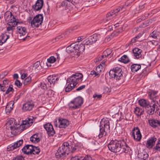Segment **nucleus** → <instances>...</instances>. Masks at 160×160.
<instances>
[{
  "label": "nucleus",
  "mask_w": 160,
  "mask_h": 160,
  "mask_svg": "<svg viewBox=\"0 0 160 160\" xmlns=\"http://www.w3.org/2000/svg\"><path fill=\"white\" fill-rule=\"evenodd\" d=\"M33 117L30 116L25 120L22 121L21 125L17 124L14 118H10L7 122V125H9L11 132L17 134L20 130L23 131L31 126L33 122Z\"/></svg>",
  "instance_id": "1"
},
{
  "label": "nucleus",
  "mask_w": 160,
  "mask_h": 160,
  "mask_svg": "<svg viewBox=\"0 0 160 160\" xmlns=\"http://www.w3.org/2000/svg\"><path fill=\"white\" fill-rule=\"evenodd\" d=\"M100 133L98 135L99 138L105 136L107 132L110 129L109 120L108 118L103 119L101 120L100 123Z\"/></svg>",
  "instance_id": "2"
},
{
  "label": "nucleus",
  "mask_w": 160,
  "mask_h": 160,
  "mask_svg": "<svg viewBox=\"0 0 160 160\" xmlns=\"http://www.w3.org/2000/svg\"><path fill=\"white\" fill-rule=\"evenodd\" d=\"M85 49V46L82 44L81 43L78 42L72 44L67 47L66 49V52L68 53L73 52L75 51H79L80 52H84Z\"/></svg>",
  "instance_id": "3"
},
{
  "label": "nucleus",
  "mask_w": 160,
  "mask_h": 160,
  "mask_svg": "<svg viewBox=\"0 0 160 160\" xmlns=\"http://www.w3.org/2000/svg\"><path fill=\"white\" fill-rule=\"evenodd\" d=\"M122 144V142L120 140L116 139L112 140L109 143L108 147L112 152H117L120 151L122 147H123V145Z\"/></svg>",
  "instance_id": "4"
},
{
  "label": "nucleus",
  "mask_w": 160,
  "mask_h": 160,
  "mask_svg": "<svg viewBox=\"0 0 160 160\" xmlns=\"http://www.w3.org/2000/svg\"><path fill=\"white\" fill-rule=\"evenodd\" d=\"M69 147V144L68 142H64L56 153L57 158H61L65 156L66 154H68L70 150Z\"/></svg>",
  "instance_id": "5"
},
{
  "label": "nucleus",
  "mask_w": 160,
  "mask_h": 160,
  "mask_svg": "<svg viewBox=\"0 0 160 160\" xmlns=\"http://www.w3.org/2000/svg\"><path fill=\"white\" fill-rule=\"evenodd\" d=\"M122 73L123 72L120 67H116L110 71L109 75L111 78L119 81L123 79Z\"/></svg>",
  "instance_id": "6"
},
{
  "label": "nucleus",
  "mask_w": 160,
  "mask_h": 160,
  "mask_svg": "<svg viewBox=\"0 0 160 160\" xmlns=\"http://www.w3.org/2000/svg\"><path fill=\"white\" fill-rule=\"evenodd\" d=\"M83 75L81 73H77L73 74L67 79L68 82L74 84L76 86L77 84L81 82L82 79Z\"/></svg>",
  "instance_id": "7"
},
{
  "label": "nucleus",
  "mask_w": 160,
  "mask_h": 160,
  "mask_svg": "<svg viewBox=\"0 0 160 160\" xmlns=\"http://www.w3.org/2000/svg\"><path fill=\"white\" fill-rule=\"evenodd\" d=\"M83 103V99L81 97H78L72 101L69 104L70 108L76 109L79 108Z\"/></svg>",
  "instance_id": "8"
},
{
  "label": "nucleus",
  "mask_w": 160,
  "mask_h": 160,
  "mask_svg": "<svg viewBox=\"0 0 160 160\" xmlns=\"http://www.w3.org/2000/svg\"><path fill=\"white\" fill-rule=\"evenodd\" d=\"M43 20V17L41 14L36 15L31 22V25L33 28H38L41 25Z\"/></svg>",
  "instance_id": "9"
},
{
  "label": "nucleus",
  "mask_w": 160,
  "mask_h": 160,
  "mask_svg": "<svg viewBox=\"0 0 160 160\" xmlns=\"http://www.w3.org/2000/svg\"><path fill=\"white\" fill-rule=\"evenodd\" d=\"M123 7V6H121L108 13L106 15V19L104 20V22L108 23L110 20L113 19L116 15V13L122 9Z\"/></svg>",
  "instance_id": "10"
},
{
  "label": "nucleus",
  "mask_w": 160,
  "mask_h": 160,
  "mask_svg": "<svg viewBox=\"0 0 160 160\" xmlns=\"http://www.w3.org/2000/svg\"><path fill=\"white\" fill-rule=\"evenodd\" d=\"M131 134L135 140L138 142L141 140L142 135L138 127H134L131 132Z\"/></svg>",
  "instance_id": "11"
},
{
  "label": "nucleus",
  "mask_w": 160,
  "mask_h": 160,
  "mask_svg": "<svg viewBox=\"0 0 160 160\" xmlns=\"http://www.w3.org/2000/svg\"><path fill=\"white\" fill-rule=\"evenodd\" d=\"M35 102L32 100L28 101L23 104L22 107L23 110L25 111L32 110L35 106Z\"/></svg>",
  "instance_id": "12"
},
{
  "label": "nucleus",
  "mask_w": 160,
  "mask_h": 160,
  "mask_svg": "<svg viewBox=\"0 0 160 160\" xmlns=\"http://www.w3.org/2000/svg\"><path fill=\"white\" fill-rule=\"evenodd\" d=\"M43 4V0H37L35 4L32 6V8L34 11H39L42 8Z\"/></svg>",
  "instance_id": "13"
},
{
  "label": "nucleus",
  "mask_w": 160,
  "mask_h": 160,
  "mask_svg": "<svg viewBox=\"0 0 160 160\" xmlns=\"http://www.w3.org/2000/svg\"><path fill=\"white\" fill-rule=\"evenodd\" d=\"M60 59L59 54L58 53H55L53 56H51L47 59V65L48 66H51V63L55 62L57 60L59 61Z\"/></svg>",
  "instance_id": "14"
},
{
  "label": "nucleus",
  "mask_w": 160,
  "mask_h": 160,
  "mask_svg": "<svg viewBox=\"0 0 160 160\" xmlns=\"http://www.w3.org/2000/svg\"><path fill=\"white\" fill-rule=\"evenodd\" d=\"M23 140L21 139L8 146L7 149L8 151H12L15 149L20 147L23 144Z\"/></svg>",
  "instance_id": "15"
},
{
  "label": "nucleus",
  "mask_w": 160,
  "mask_h": 160,
  "mask_svg": "<svg viewBox=\"0 0 160 160\" xmlns=\"http://www.w3.org/2000/svg\"><path fill=\"white\" fill-rule=\"evenodd\" d=\"M44 127L49 136H52L55 134V131L51 123H48L46 124Z\"/></svg>",
  "instance_id": "16"
},
{
  "label": "nucleus",
  "mask_w": 160,
  "mask_h": 160,
  "mask_svg": "<svg viewBox=\"0 0 160 160\" xmlns=\"http://www.w3.org/2000/svg\"><path fill=\"white\" fill-rule=\"evenodd\" d=\"M157 140V138L154 136L148 139L146 142V147L148 149L152 148L155 144Z\"/></svg>",
  "instance_id": "17"
},
{
  "label": "nucleus",
  "mask_w": 160,
  "mask_h": 160,
  "mask_svg": "<svg viewBox=\"0 0 160 160\" xmlns=\"http://www.w3.org/2000/svg\"><path fill=\"white\" fill-rule=\"evenodd\" d=\"M59 128H65L69 124V121L67 119L59 118L58 119Z\"/></svg>",
  "instance_id": "18"
},
{
  "label": "nucleus",
  "mask_w": 160,
  "mask_h": 160,
  "mask_svg": "<svg viewBox=\"0 0 160 160\" xmlns=\"http://www.w3.org/2000/svg\"><path fill=\"white\" fill-rule=\"evenodd\" d=\"M148 123L150 125L154 128L160 127V120L150 119L148 120Z\"/></svg>",
  "instance_id": "19"
},
{
  "label": "nucleus",
  "mask_w": 160,
  "mask_h": 160,
  "mask_svg": "<svg viewBox=\"0 0 160 160\" xmlns=\"http://www.w3.org/2000/svg\"><path fill=\"white\" fill-rule=\"evenodd\" d=\"M142 50L138 48H135L132 50V55L134 58L139 59L142 57Z\"/></svg>",
  "instance_id": "20"
},
{
  "label": "nucleus",
  "mask_w": 160,
  "mask_h": 160,
  "mask_svg": "<svg viewBox=\"0 0 160 160\" xmlns=\"http://www.w3.org/2000/svg\"><path fill=\"white\" fill-rule=\"evenodd\" d=\"M158 91L152 90H149L148 93L150 99L152 100L153 102L156 100V98L157 96Z\"/></svg>",
  "instance_id": "21"
},
{
  "label": "nucleus",
  "mask_w": 160,
  "mask_h": 160,
  "mask_svg": "<svg viewBox=\"0 0 160 160\" xmlns=\"http://www.w3.org/2000/svg\"><path fill=\"white\" fill-rule=\"evenodd\" d=\"M33 149V146L28 145L24 146L22 149V152L25 154H32V151Z\"/></svg>",
  "instance_id": "22"
},
{
  "label": "nucleus",
  "mask_w": 160,
  "mask_h": 160,
  "mask_svg": "<svg viewBox=\"0 0 160 160\" xmlns=\"http://www.w3.org/2000/svg\"><path fill=\"white\" fill-rule=\"evenodd\" d=\"M17 31L20 36L25 35L27 32L26 28L21 26L17 27Z\"/></svg>",
  "instance_id": "23"
},
{
  "label": "nucleus",
  "mask_w": 160,
  "mask_h": 160,
  "mask_svg": "<svg viewBox=\"0 0 160 160\" xmlns=\"http://www.w3.org/2000/svg\"><path fill=\"white\" fill-rule=\"evenodd\" d=\"M48 80L50 84H54L56 81H58L59 78L57 76L52 75L49 76L48 77Z\"/></svg>",
  "instance_id": "24"
},
{
  "label": "nucleus",
  "mask_w": 160,
  "mask_h": 160,
  "mask_svg": "<svg viewBox=\"0 0 160 160\" xmlns=\"http://www.w3.org/2000/svg\"><path fill=\"white\" fill-rule=\"evenodd\" d=\"M9 36L5 34L2 33L0 35V45H2L5 43L9 38Z\"/></svg>",
  "instance_id": "25"
},
{
  "label": "nucleus",
  "mask_w": 160,
  "mask_h": 160,
  "mask_svg": "<svg viewBox=\"0 0 160 160\" xmlns=\"http://www.w3.org/2000/svg\"><path fill=\"white\" fill-rule=\"evenodd\" d=\"M148 154L146 152H143L138 154V157L140 160H148Z\"/></svg>",
  "instance_id": "26"
},
{
  "label": "nucleus",
  "mask_w": 160,
  "mask_h": 160,
  "mask_svg": "<svg viewBox=\"0 0 160 160\" xmlns=\"http://www.w3.org/2000/svg\"><path fill=\"white\" fill-rule=\"evenodd\" d=\"M30 141L34 143H37L39 142L40 141V138L38 134H35L32 136L30 138Z\"/></svg>",
  "instance_id": "27"
},
{
  "label": "nucleus",
  "mask_w": 160,
  "mask_h": 160,
  "mask_svg": "<svg viewBox=\"0 0 160 160\" xmlns=\"http://www.w3.org/2000/svg\"><path fill=\"white\" fill-rule=\"evenodd\" d=\"M138 103L139 105L142 107H146L148 106L149 102L144 99H142L138 101Z\"/></svg>",
  "instance_id": "28"
},
{
  "label": "nucleus",
  "mask_w": 160,
  "mask_h": 160,
  "mask_svg": "<svg viewBox=\"0 0 160 160\" xmlns=\"http://www.w3.org/2000/svg\"><path fill=\"white\" fill-rule=\"evenodd\" d=\"M141 68L140 64H134L131 66V69L132 72H135L138 71Z\"/></svg>",
  "instance_id": "29"
},
{
  "label": "nucleus",
  "mask_w": 160,
  "mask_h": 160,
  "mask_svg": "<svg viewBox=\"0 0 160 160\" xmlns=\"http://www.w3.org/2000/svg\"><path fill=\"white\" fill-rule=\"evenodd\" d=\"M14 102L13 101L10 102L7 105L6 107V110L8 112H10L13 108Z\"/></svg>",
  "instance_id": "30"
},
{
  "label": "nucleus",
  "mask_w": 160,
  "mask_h": 160,
  "mask_svg": "<svg viewBox=\"0 0 160 160\" xmlns=\"http://www.w3.org/2000/svg\"><path fill=\"white\" fill-rule=\"evenodd\" d=\"M112 52L111 50L110 49H108L104 51L103 55L102 56L101 58H99V60H102V58H103L104 57H107L109 55H110Z\"/></svg>",
  "instance_id": "31"
},
{
  "label": "nucleus",
  "mask_w": 160,
  "mask_h": 160,
  "mask_svg": "<svg viewBox=\"0 0 160 160\" xmlns=\"http://www.w3.org/2000/svg\"><path fill=\"white\" fill-rule=\"evenodd\" d=\"M69 83L65 89V91L66 92H68L71 91L76 87V86L74 85V84Z\"/></svg>",
  "instance_id": "32"
},
{
  "label": "nucleus",
  "mask_w": 160,
  "mask_h": 160,
  "mask_svg": "<svg viewBox=\"0 0 160 160\" xmlns=\"http://www.w3.org/2000/svg\"><path fill=\"white\" fill-rule=\"evenodd\" d=\"M149 37L150 38H152L156 39L160 38V37L159 35L158 32L155 31H153L150 34Z\"/></svg>",
  "instance_id": "33"
},
{
  "label": "nucleus",
  "mask_w": 160,
  "mask_h": 160,
  "mask_svg": "<svg viewBox=\"0 0 160 160\" xmlns=\"http://www.w3.org/2000/svg\"><path fill=\"white\" fill-rule=\"evenodd\" d=\"M156 105L153 104L152 106H150L148 107V109L147 110L148 113L150 115H152L154 113Z\"/></svg>",
  "instance_id": "34"
},
{
  "label": "nucleus",
  "mask_w": 160,
  "mask_h": 160,
  "mask_svg": "<svg viewBox=\"0 0 160 160\" xmlns=\"http://www.w3.org/2000/svg\"><path fill=\"white\" fill-rule=\"evenodd\" d=\"M119 60L121 62H122L124 63H127L130 62V60L128 56L125 55L122 56L120 58Z\"/></svg>",
  "instance_id": "35"
},
{
  "label": "nucleus",
  "mask_w": 160,
  "mask_h": 160,
  "mask_svg": "<svg viewBox=\"0 0 160 160\" xmlns=\"http://www.w3.org/2000/svg\"><path fill=\"white\" fill-rule=\"evenodd\" d=\"M80 149L79 146L77 144H72L71 146V151L72 152H74L78 151Z\"/></svg>",
  "instance_id": "36"
},
{
  "label": "nucleus",
  "mask_w": 160,
  "mask_h": 160,
  "mask_svg": "<svg viewBox=\"0 0 160 160\" xmlns=\"http://www.w3.org/2000/svg\"><path fill=\"white\" fill-rule=\"evenodd\" d=\"M134 112L138 116H141L143 112L142 110L138 107H136L135 108Z\"/></svg>",
  "instance_id": "37"
},
{
  "label": "nucleus",
  "mask_w": 160,
  "mask_h": 160,
  "mask_svg": "<svg viewBox=\"0 0 160 160\" xmlns=\"http://www.w3.org/2000/svg\"><path fill=\"white\" fill-rule=\"evenodd\" d=\"M90 39L92 40L93 43L95 42L98 40L99 39V35L96 34H94L93 35L90 36Z\"/></svg>",
  "instance_id": "38"
},
{
  "label": "nucleus",
  "mask_w": 160,
  "mask_h": 160,
  "mask_svg": "<svg viewBox=\"0 0 160 160\" xmlns=\"http://www.w3.org/2000/svg\"><path fill=\"white\" fill-rule=\"evenodd\" d=\"M40 149L38 147L33 146L32 151V154H38L40 152Z\"/></svg>",
  "instance_id": "39"
},
{
  "label": "nucleus",
  "mask_w": 160,
  "mask_h": 160,
  "mask_svg": "<svg viewBox=\"0 0 160 160\" xmlns=\"http://www.w3.org/2000/svg\"><path fill=\"white\" fill-rule=\"evenodd\" d=\"M7 21L9 23H14V25H17V23L16 22V19L12 15H11L10 17L8 19Z\"/></svg>",
  "instance_id": "40"
},
{
  "label": "nucleus",
  "mask_w": 160,
  "mask_h": 160,
  "mask_svg": "<svg viewBox=\"0 0 160 160\" xmlns=\"http://www.w3.org/2000/svg\"><path fill=\"white\" fill-rule=\"evenodd\" d=\"M121 149H122V152L126 153L128 154H130L131 152V150L129 147L127 146V145H125V147L123 145V147H122Z\"/></svg>",
  "instance_id": "41"
},
{
  "label": "nucleus",
  "mask_w": 160,
  "mask_h": 160,
  "mask_svg": "<svg viewBox=\"0 0 160 160\" xmlns=\"http://www.w3.org/2000/svg\"><path fill=\"white\" fill-rule=\"evenodd\" d=\"M32 77L29 76L26 78L24 80L23 84L24 85H28L31 83L32 81Z\"/></svg>",
  "instance_id": "42"
},
{
  "label": "nucleus",
  "mask_w": 160,
  "mask_h": 160,
  "mask_svg": "<svg viewBox=\"0 0 160 160\" xmlns=\"http://www.w3.org/2000/svg\"><path fill=\"white\" fill-rule=\"evenodd\" d=\"M103 67L101 65V64H100L97 66L95 69L97 72V75H99L100 73L103 70Z\"/></svg>",
  "instance_id": "43"
},
{
  "label": "nucleus",
  "mask_w": 160,
  "mask_h": 160,
  "mask_svg": "<svg viewBox=\"0 0 160 160\" xmlns=\"http://www.w3.org/2000/svg\"><path fill=\"white\" fill-rule=\"evenodd\" d=\"M68 2H62L61 3V5L62 6L64 7L65 9H67L68 8V5L70 4V2H69L71 1L72 0H67Z\"/></svg>",
  "instance_id": "44"
},
{
  "label": "nucleus",
  "mask_w": 160,
  "mask_h": 160,
  "mask_svg": "<svg viewBox=\"0 0 160 160\" xmlns=\"http://www.w3.org/2000/svg\"><path fill=\"white\" fill-rule=\"evenodd\" d=\"M6 94H8L10 92H13L14 90L13 88V86L12 85H10L9 86L8 88L6 90Z\"/></svg>",
  "instance_id": "45"
},
{
  "label": "nucleus",
  "mask_w": 160,
  "mask_h": 160,
  "mask_svg": "<svg viewBox=\"0 0 160 160\" xmlns=\"http://www.w3.org/2000/svg\"><path fill=\"white\" fill-rule=\"evenodd\" d=\"M90 37H89L88 38H87L86 40H85L84 42V43L83 44L84 45H88L89 44H92L93 43L92 42V40L90 39Z\"/></svg>",
  "instance_id": "46"
},
{
  "label": "nucleus",
  "mask_w": 160,
  "mask_h": 160,
  "mask_svg": "<svg viewBox=\"0 0 160 160\" xmlns=\"http://www.w3.org/2000/svg\"><path fill=\"white\" fill-rule=\"evenodd\" d=\"M153 149L154 151H160V140L156 143Z\"/></svg>",
  "instance_id": "47"
},
{
  "label": "nucleus",
  "mask_w": 160,
  "mask_h": 160,
  "mask_svg": "<svg viewBox=\"0 0 160 160\" xmlns=\"http://www.w3.org/2000/svg\"><path fill=\"white\" fill-rule=\"evenodd\" d=\"M12 15V13L10 11L6 12L4 14V18L6 20H7Z\"/></svg>",
  "instance_id": "48"
},
{
  "label": "nucleus",
  "mask_w": 160,
  "mask_h": 160,
  "mask_svg": "<svg viewBox=\"0 0 160 160\" xmlns=\"http://www.w3.org/2000/svg\"><path fill=\"white\" fill-rule=\"evenodd\" d=\"M8 86L7 85H4L3 84H0V90L3 92H4L6 90Z\"/></svg>",
  "instance_id": "49"
},
{
  "label": "nucleus",
  "mask_w": 160,
  "mask_h": 160,
  "mask_svg": "<svg viewBox=\"0 0 160 160\" xmlns=\"http://www.w3.org/2000/svg\"><path fill=\"white\" fill-rule=\"evenodd\" d=\"M142 35V34L141 33L138 34L137 36H136L135 38H133L131 40V42L132 43L135 42L136 40L138 39Z\"/></svg>",
  "instance_id": "50"
},
{
  "label": "nucleus",
  "mask_w": 160,
  "mask_h": 160,
  "mask_svg": "<svg viewBox=\"0 0 160 160\" xmlns=\"http://www.w3.org/2000/svg\"><path fill=\"white\" fill-rule=\"evenodd\" d=\"M103 91L104 93H106L110 92L111 91V89L109 87L105 86L104 87Z\"/></svg>",
  "instance_id": "51"
},
{
  "label": "nucleus",
  "mask_w": 160,
  "mask_h": 160,
  "mask_svg": "<svg viewBox=\"0 0 160 160\" xmlns=\"http://www.w3.org/2000/svg\"><path fill=\"white\" fill-rule=\"evenodd\" d=\"M12 160H24V158L22 156H18L14 158Z\"/></svg>",
  "instance_id": "52"
},
{
  "label": "nucleus",
  "mask_w": 160,
  "mask_h": 160,
  "mask_svg": "<svg viewBox=\"0 0 160 160\" xmlns=\"http://www.w3.org/2000/svg\"><path fill=\"white\" fill-rule=\"evenodd\" d=\"M15 85L18 88H20L22 86V83L18 80H16L15 82Z\"/></svg>",
  "instance_id": "53"
},
{
  "label": "nucleus",
  "mask_w": 160,
  "mask_h": 160,
  "mask_svg": "<svg viewBox=\"0 0 160 160\" xmlns=\"http://www.w3.org/2000/svg\"><path fill=\"white\" fill-rule=\"evenodd\" d=\"M68 32H65L63 34H61V35L59 36H58V39H61V38H65L67 36V34L68 33Z\"/></svg>",
  "instance_id": "54"
},
{
  "label": "nucleus",
  "mask_w": 160,
  "mask_h": 160,
  "mask_svg": "<svg viewBox=\"0 0 160 160\" xmlns=\"http://www.w3.org/2000/svg\"><path fill=\"white\" fill-rule=\"evenodd\" d=\"M22 71H21L20 73L21 75V78L23 79L28 76V74L26 73H22Z\"/></svg>",
  "instance_id": "55"
},
{
  "label": "nucleus",
  "mask_w": 160,
  "mask_h": 160,
  "mask_svg": "<svg viewBox=\"0 0 160 160\" xmlns=\"http://www.w3.org/2000/svg\"><path fill=\"white\" fill-rule=\"evenodd\" d=\"M40 65V62L39 61H37L35 62L33 64V67L34 69H36L39 67Z\"/></svg>",
  "instance_id": "56"
},
{
  "label": "nucleus",
  "mask_w": 160,
  "mask_h": 160,
  "mask_svg": "<svg viewBox=\"0 0 160 160\" xmlns=\"http://www.w3.org/2000/svg\"><path fill=\"white\" fill-rule=\"evenodd\" d=\"M14 28L13 26L11 27L10 26V27H8L7 28L6 30L7 31H12V33L13 30H14Z\"/></svg>",
  "instance_id": "57"
},
{
  "label": "nucleus",
  "mask_w": 160,
  "mask_h": 160,
  "mask_svg": "<svg viewBox=\"0 0 160 160\" xmlns=\"http://www.w3.org/2000/svg\"><path fill=\"white\" fill-rule=\"evenodd\" d=\"M102 96L101 94L98 95L96 93L93 94V97L94 98H97L98 99H100L102 97Z\"/></svg>",
  "instance_id": "58"
},
{
  "label": "nucleus",
  "mask_w": 160,
  "mask_h": 160,
  "mask_svg": "<svg viewBox=\"0 0 160 160\" xmlns=\"http://www.w3.org/2000/svg\"><path fill=\"white\" fill-rule=\"evenodd\" d=\"M85 87V85H82L80 86L79 87L77 88L76 91H80L82 89H84Z\"/></svg>",
  "instance_id": "59"
},
{
  "label": "nucleus",
  "mask_w": 160,
  "mask_h": 160,
  "mask_svg": "<svg viewBox=\"0 0 160 160\" xmlns=\"http://www.w3.org/2000/svg\"><path fill=\"white\" fill-rule=\"evenodd\" d=\"M41 88L44 90H46L47 89V86L46 84L43 83H41Z\"/></svg>",
  "instance_id": "60"
},
{
  "label": "nucleus",
  "mask_w": 160,
  "mask_h": 160,
  "mask_svg": "<svg viewBox=\"0 0 160 160\" xmlns=\"http://www.w3.org/2000/svg\"><path fill=\"white\" fill-rule=\"evenodd\" d=\"M91 74L92 75H94L95 76H98V77L99 76V75H97V72L95 71H92L91 72Z\"/></svg>",
  "instance_id": "61"
},
{
  "label": "nucleus",
  "mask_w": 160,
  "mask_h": 160,
  "mask_svg": "<svg viewBox=\"0 0 160 160\" xmlns=\"http://www.w3.org/2000/svg\"><path fill=\"white\" fill-rule=\"evenodd\" d=\"M79 158L77 156L72 157L70 160H79Z\"/></svg>",
  "instance_id": "62"
},
{
  "label": "nucleus",
  "mask_w": 160,
  "mask_h": 160,
  "mask_svg": "<svg viewBox=\"0 0 160 160\" xmlns=\"http://www.w3.org/2000/svg\"><path fill=\"white\" fill-rule=\"evenodd\" d=\"M8 82L9 81L8 80L5 79L3 80V83L2 84H3L4 85H8Z\"/></svg>",
  "instance_id": "63"
},
{
  "label": "nucleus",
  "mask_w": 160,
  "mask_h": 160,
  "mask_svg": "<svg viewBox=\"0 0 160 160\" xmlns=\"http://www.w3.org/2000/svg\"><path fill=\"white\" fill-rule=\"evenodd\" d=\"M106 60L104 59L101 62L100 64H101V65L103 67V68H105V63L106 62Z\"/></svg>",
  "instance_id": "64"
}]
</instances>
